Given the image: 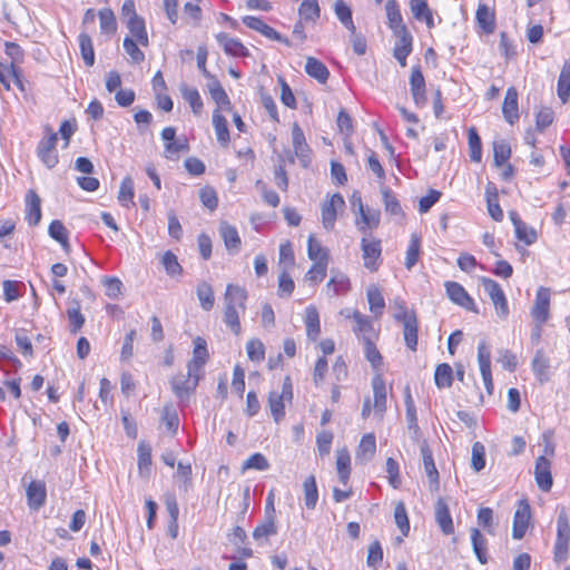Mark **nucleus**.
Here are the masks:
<instances>
[{"label": "nucleus", "instance_id": "obj_8", "mask_svg": "<svg viewBox=\"0 0 570 570\" xmlns=\"http://www.w3.org/2000/svg\"><path fill=\"white\" fill-rule=\"evenodd\" d=\"M531 521V507L527 499L518 502L517 510L513 515L512 538L521 540L530 525Z\"/></svg>", "mask_w": 570, "mask_h": 570}, {"label": "nucleus", "instance_id": "obj_47", "mask_svg": "<svg viewBox=\"0 0 570 570\" xmlns=\"http://www.w3.org/2000/svg\"><path fill=\"white\" fill-rule=\"evenodd\" d=\"M81 57L86 66L91 67L95 63V51L92 40L87 33H80L78 37Z\"/></svg>", "mask_w": 570, "mask_h": 570}, {"label": "nucleus", "instance_id": "obj_51", "mask_svg": "<svg viewBox=\"0 0 570 570\" xmlns=\"http://www.w3.org/2000/svg\"><path fill=\"white\" fill-rule=\"evenodd\" d=\"M100 30L106 35H114L117 31V21L111 9H101L98 12Z\"/></svg>", "mask_w": 570, "mask_h": 570}, {"label": "nucleus", "instance_id": "obj_15", "mask_svg": "<svg viewBox=\"0 0 570 570\" xmlns=\"http://www.w3.org/2000/svg\"><path fill=\"white\" fill-rule=\"evenodd\" d=\"M26 498L28 507L33 510H40L47 501L46 483L42 480H32L26 487Z\"/></svg>", "mask_w": 570, "mask_h": 570}, {"label": "nucleus", "instance_id": "obj_18", "mask_svg": "<svg viewBox=\"0 0 570 570\" xmlns=\"http://www.w3.org/2000/svg\"><path fill=\"white\" fill-rule=\"evenodd\" d=\"M421 454L423 459L424 471L429 478L430 489L432 491H438L440 487V475L435 466L432 451L425 442L421 446Z\"/></svg>", "mask_w": 570, "mask_h": 570}, {"label": "nucleus", "instance_id": "obj_63", "mask_svg": "<svg viewBox=\"0 0 570 570\" xmlns=\"http://www.w3.org/2000/svg\"><path fill=\"white\" fill-rule=\"evenodd\" d=\"M151 449L150 446L140 443L138 445V469L140 474H148L151 466Z\"/></svg>", "mask_w": 570, "mask_h": 570}, {"label": "nucleus", "instance_id": "obj_37", "mask_svg": "<svg viewBox=\"0 0 570 570\" xmlns=\"http://www.w3.org/2000/svg\"><path fill=\"white\" fill-rule=\"evenodd\" d=\"M127 28L129 29L131 36L139 42L141 46L148 45V35L145 27V21L139 16L130 17L127 21Z\"/></svg>", "mask_w": 570, "mask_h": 570}, {"label": "nucleus", "instance_id": "obj_23", "mask_svg": "<svg viewBox=\"0 0 570 570\" xmlns=\"http://www.w3.org/2000/svg\"><path fill=\"white\" fill-rule=\"evenodd\" d=\"M502 112L504 119L510 125H513L519 119L518 91L514 87H509L505 91V97L502 105Z\"/></svg>", "mask_w": 570, "mask_h": 570}, {"label": "nucleus", "instance_id": "obj_25", "mask_svg": "<svg viewBox=\"0 0 570 570\" xmlns=\"http://www.w3.org/2000/svg\"><path fill=\"white\" fill-rule=\"evenodd\" d=\"M351 461H352L351 454L346 448H343V449H340L336 451L335 466H336L338 480L343 485H347L350 478H351V472H352Z\"/></svg>", "mask_w": 570, "mask_h": 570}, {"label": "nucleus", "instance_id": "obj_29", "mask_svg": "<svg viewBox=\"0 0 570 570\" xmlns=\"http://www.w3.org/2000/svg\"><path fill=\"white\" fill-rule=\"evenodd\" d=\"M6 53L11 58V63L8 66V71L12 73L14 77V81L17 85H21V81L18 76L17 65L22 62L23 60V50L16 42H6Z\"/></svg>", "mask_w": 570, "mask_h": 570}, {"label": "nucleus", "instance_id": "obj_28", "mask_svg": "<svg viewBox=\"0 0 570 570\" xmlns=\"http://www.w3.org/2000/svg\"><path fill=\"white\" fill-rule=\"evenodd\" d=\"M305 326L307 337L316 341L321 333L320 314L315 306L309 305L305 308Z\"/></svg>", "mask_w": 570, "mask_h": 570}, {"label": "nucleus", "instance_id": "obj_54", "mask_svg": "<svg viewBox=\"0 0 570 570\" xmlns=\"http://www.w3.org/2000/svg\"><path fill=\"white\" fill-rule=\"evenodd\" d=\"M276 533L277 527L275 524L274 518L269 517L264 522L256 525V528L253 531V538L256 541H261Z\"/></svg>", "mask_w": 570, "mask_h": 570}, {"label": "nucleus", "instance_id": "obj_21", "mask_svg": "<svg viewBox=\"0 0 570 570\" xmlns=\"http://www.w3.org/2000/svg\"><path fill=\"white\" fill-rule=\"evenodd\" d=\"M216 40L223 47L225 53L228 56H234V57L248 56L247 48L238 39L233 38L225 32L218 33L216 36Z\"/></svg>", "mask_w": 570, "mask_h": 570}, {"label": "nucleus", "instance_id": "obj_46", "mask_svg": "<svg viewBox=\"0 0 570 570\" xmlns=\"http://www.w3.org/2000/svg\"><path fill=\"white\" fill-rule=\"evenodd\" d=\"M196 293L202 308L204 311H210L215 303L214 291L212 285H209L206 282H202L200 284H198Z\"/></svg>", "mask_w": 570, "mask_h": 570}, {"label": "nucleus", "instance_id": "obj_61", "mask_svg": "<svg viewBox=\"0 0 570 570\" xmlns=\"http://www.w3.org/2000/svg\"><path fill=\"white\" fill-rule=\"evenodd\" d=\"M269 469V462L268 460L266 459L265 455H263L262 453L257 452V453H254L252 454L244 463H243V466H242V470L243 471H246V470H257V471H265V470H268Z\"/></svg>", "mask_w": 570, "mask_h": 570}, {"label": "nucleus", "instance_id": "obj_14", "mask_svg": "<svg viewBox=\"0 0 570 570\" xmlns=\"http://www.w3.org/2000/svg\"><path fill=\"white\" fill-rule=\"evenodd\" d=\"M549 307L550 289L540 287L537 292L534 306L531 311L532 317L534 318L535 323H538L539 331L549 318Z\"/></svg>", "mask_w": 570, "mask_h": 570}, {"label": "nucleus", "instance_id": "obj_58", "mask_svg": "<svg viewBox=\"0 0 570 570\" xmlns=\"http://www.w3.org/2000/svg\"><path fill=\"white\" fill-rule=\"evenodd\" d=\"M298 13L302 19L315 21L320 17V7L317 0H303Z\"/></svg>", "mask_w": 570, "mask_h": 570}, {"label": "nucleus", "instance_id": "obj_3", "mask_svg": "<svg viewBox=\"0 0 570 570\" xmlns=\"http://www.w3.org/2000/svg\"><path fill=\"white\" fill-rule=\"evenodd\" d=\"M341 314L351 318L354 322L352 327L360 342L363 344V352L365 356H381L380 351L376 348L379 340V331L374 328L372 321L356 309L344 308Z\"/></svg>", "mask_w": 570, "mask_h": 570}, {"label": "nucleus", "instance_id": "obj_20", "mask_svg": "<svg viewBox=\"0 0 570 570\" xmlns=\"http://www.w3.org/2000/svg\"><path fill=\"white\" fill-rule=\"evenodd\" d=\"M435 521L445 535L454 533V524L450 509L443 498H439L435 503Z\"/></svg>", "mask_w": 570, "mask_h": 570}, {"label": "nucleus", "instance_id": "obj_24", "mask_svg": "<svg viewBox=\"0 0 570 570\" xmlns=\"http://www.w3.org/2000/svg\"><path fill=\"white\" fill-rule=\"evenodd\" d=\"M26 219L31 226H36L41 219V199L38 194L30 189L26 195Z\"/></svg>", "mask_w": 570, "mask_h": 570}, {"label": "nucleus", "instance_id": "obj_44", "mask_svg": "<svg viewBox=\"0 0 570 570\" xmlns=\"http://www.w3.org/2000/svg\"><path fill=\"white\" fill-rule=\"evenodd\" d=\"M48 233L51 238L62 246L63 250H69L68 230L60 220H52L49 225Z\"/></svg>", "mask_w": 570, "mask_h": 570}, {"label": "nucleus", "instance_id": "obj_40", "mask_svg": "<svg viewBox=\"0 0 570 570\" xmlns=\"http://www.w3.org/2000/svg\"><path fill=\"white\" fill-rule=\"evenodd\" d=\"M434 382L439 389H448L453 382V368L448 363H441L434 372Z\"/></svg>", "mask_w": 570, "mask_h": 570}, {"label": "nucleus", "instance_id": "obj_13", "mask_svg": "<svg viewBox=\"0 0 570 570\" xmlns=\"http://www.w3.org/2000/svg\"><path fill=\"white\" fill-rule=\"evenodd\" d=\"M292 142L295 156L298 158L303 167H308L311 164V148L306 142L305 135L297 122L292 127Z\"/></svg>", "mask_w": 570, "mask_h": 570}, {"label": "nucleus", "instance_id": "obj_11", "mask_svg": "<svg viewBox=\"0 0 570 570\" xmlns=\"http://www.w3.org/2000/svg\"><path fill=\"white\" fill-rule=\"evenodd\" d=\"M551 468V460L546 458V455L537 458L534 464V479L538 488L543 492H549L553 485Z\"/></svg>", "mask_w": 570, "mask_h": 570}, {"label": "nucleus", "instance_id": "obj_4", "mask_svg": "<svg viewBox=\"0 0 570 570\" xmlns=\"http://www.w3.org/2000/svg\"><path fill=\"white\" fill-rule=\"evenodd\" d=\"M205 358H190L187 363V373H179L171 380V387L179 400H186L196 390Z\"/></svg>", "mask_w": 570, "mask_h": 570}, {"label": "nucleus", "instance_id": "obj_31", "mask_svg": "<svg viewBox=\"0 0 570 570\" xmlns=\"http://www.w3.org/2000/svg\"><path fill=\"white\" fill-rule=\"evenodd\" d=\"M306 73L321 83H325L330 77L327 67L318 59L308 57L305 65Z\"/></svg>", "mask_w": 570, "mask_h": 570}, {"label": "nucleus", "instance_id": "obj_62", "mask_svg": "<svg viewBox=\"0 0 570 570\" xmlns=\"http://www.w3.org/2000/svg\"><path fill=\"white\" fill-rule=\"evenodd\" d=\"M383 203L385 207V212L391 215H401L402 208L401 205L394 195V193L387 187L382 188Z\"/></svg>", "mask_w": 570, "mask_h": 570}, {"label": "nucleus", "instance_id": "obj_42", "mask_svg": "<svg viewBox=\"0 0 570 570\" xmlns=\"http://www.w3.org/2000/svg\"><path fill=\"white\" fill-rule=\"evenodd\" d=\"M376 452V438L374 433H366L362 436L357 446L358 459H371Z\"/></svg>", "mask_w": 570, "mask_h": 570}, {"label": "nucleus", "instance_id": "obj_26", "mask_svg": "<svg viewBox=\"0 0 570 570\" xmlns=\"http://www.w3.org/2000/svg\"><path fill=\"white\" fill-rule=\"evenodd\" d=\"M471 543L473 552L481 564L488 563V541L478 528H472L471 531Z\"/></svg>", "mask_w": 570, "mask_h": 570}, {"label": "nucleus", "instance_id": "obj_41", "mask_svg": "<svg viewBox=\"0 0 570 570\" xmlns=\"http://www.w3.org/2000/svg\"><path fill=\"white\" fill-rule=\"evenodd\" d=\"M386 16L390 28L396 32H401V28H406L402 22V16L399 9V4L395 0H389L385 4Z\"/></svg>", "mask_w": 570, "mask_h": 570}, {"label": "nucleus", "instance_id": "obj_45", "mask_svg": "<svg viewBox=\"0 0 570 570\" xmlns=\"http://www.w3.org/2000/svg\"><path fill=\"white\" fill-rule=\"evenodd\" d=\"M287 401L278 395V392H271L268 395V405L272 416L278 423L285 416V403Z\"/></svg>", "mask_w": 570, "mask_h": 570}, {"label": "nucleus", "instance_id": "obj_9", "mask_svg": "<svg viewBox=\"0 0 570 570\" xmlns=\"http://www.w3.org/2000/svg\"><path fill=\"white\" fill-rule=\"evenodd\" d=\"M410 91L414 105L423 108L428 102L426 83L420 66H413L410 76Z\"/></svg>", "mask_w": 570, "mask_h": 570}, {"label": "nucleus", "instance_id": "obj_34", "mask_svg": "<svg viewBox=\"0 0 570 570\" xmlns=\"http://www.w3.org/2000/svg\"><path fill=\"white\" fill-rule=\"evenodd\" d=\"M366 296L370 311L375 315V317H381L385 307V301L379 286L374 284L370 285L366 291Z\"/></svg>", "mask_w": 570, "mask_h": 570}, {"label": "nucleus", "instance_id": "obj_7", "mask_svg": "<svg viewBox=\"0 0 570 570\" xmlns=\"http://www.w3.org/2000/svg\"><path fill=\"white\" fill-rule=\"evenodd\" d=\"M481 283L484 292L491 298L495 312L500 317H507L509 314V306L507 297L500 286V284L491 278L482 277Z\"/></svg>", "mask_w": 570, "mask_h": 570}, {"label": "nucleus", "instance_id": "obj_52", "mask_svg": "<svg viewBox=\"0 0 570 570\" xmlns=\"http://www.w3.org/2000/svg\"><path fill=\"white\" fill-rule=\"evenodd\" d=\"M395 35L397 37V41L393 50V56H409L412 51V36L409 33L406 28H401V32H396Z\"/></svg>", "mask_w": 570, "mask_h": 570}, {"label": "nucleus", "instance_id": "obj_1", "mask_svg": "<svg viewBox=\"0 0 570 570\" xmlns=\"http://www.w3.org/2000/svg\"><path fill=\"white\" fill-rule=\"evenodd\" d=\"M371 387L373 395L364 399L361 416L364 420L373 416L382 422L387 411V400L392 394L393 385L386 383L381 372H376L372 377Z\"/></svg>", "mask_w": 570, "mask_h": 570}, {"label": "nucleus", "instance_id": "obj_43", "mask_svg": "<svg viewBox=\"0 0 570 570\" xmlns=\"http://www.w3.org/2000/svg\"><path fill=\"white\" fill-rule=\"evenodd\" d=\"M334 11L341 23L350 30L352 33L355 31V24L352 19L351 8L343 1L336 0L334 4Z\"/></svg>", "mask_w": 570, "mask_h": 570}, {"label": "nucleus", "instance_id": "obj_55", "mask_svg": "<svg viewBox=\"0 0 570 570\" xmlns=\"http://www.w3.org/2000/svg\"><path fill=\"white\" fill-rule=\"evenodd\" d=\"M421 248V240L416 234L411 235L410 244L406 249L405 267L411 269L417 262Z\"/></svg>", "mask_w": 570, "mask_h": 570}, {"label": "nucleus", "instance_id": "obj_6", "mask_svg": "<svg viewBox=\"0 0 570 570\" xmlns=\"http://www.w3.org/2000/svg\"><path fill=\"white\" fill-rule=\"evenodd\" d=\"M361 250L364 267L370 272H376L381 264V240L364 236L361 239Z\"/></svg>", "mask_w": 570, "mask_h": 570}, {"label": "nucleus", "instance_id": "obj_16", "mask_svg": "<svg viewBox=\"0 0 570 570\" xmlns=\"http://www.w3.org/2000/svg\"><path fill=\"white\" fill-rule=\"evenodd\" d=\"M445 289L449 298L455 303L456 305L471 311L473 313H478V308L474 304L473 298L468 294L464 287L456 282H446Z\"/></svg>", "mask_w": 570, "mask_h": 570}, {"label": "nucleus", "instance_id": "obj_48", "mask_svg": "<svg viewBox=\"0 0 570 570\" xmlns=\"http://www.w3.org/2000/svg\"><path fill=\"white\" fill-rule=\"evenodd\" d=\"M394 521L400 529L403 537H407L410 533V520L404 502L399 501L394 508Z\"/></svg>", "mask_w": 570, "mask_h": 570}, {"label": "nucleus", "instance_id": "obj_19", "mask_svg": "<svg viewBox=\"0 0 570 570\" xmlns=\"http://www.w3.org/2000/svg\"><path fill=\"white\" fill-rule=\"evenodd\" d=\"M360 218H356L355 224L360 232L366 234L367 230L374 229L380 225L381 213L379 209L365 208L363 203H360Z\"/></svg>", "mask_w": 570, "mask_h": 570}, {"label": "nucleus", "instance_id": "obj_57", "mask_svg": "<svg viewBox=\"0 0 570 570\" xmlns=\"http://www.w3.org/2000/svg\"><path fill=\"white\" fill-rule=\"evenodd\" d=\"M471 466L475 472H480L485 466V448L479 441L474 442L472 445Z\"/></svg>", "mask_w": 570, "mask_h": 570}, {"label": "nucleus", "instance_id": "obj_49", "mask_svg": "<svg viewBox=\"0 0 570 570\" xmlns=\"http://www.w3.org/2000/svg\"><path fill=\"white\" fill-rule=\"evenodd\" d=\"M468 144L470 149V159L474 163L481 161L482 144L480 136L474 127L468 130Z\"/></svg>", "mask_w": 570, "mask_h": 570}, {"label": "nucleus", "instance_id": "obj_2", "mask_svg": "<svg viewBox=\"0 0 570 570\" xmlns=\"http://www.w3.org/2000/svg\"><path fill=\"white\" fill-rule=\"evenodd\" d=\"M247 297V291L244 287L235 284L226 286L223 321L236 335L240 333L239 315L245 313Z\"/></svg>", "mask_w": 570, "mask_h": 570}, {"label": "nucleus", "instance_id": "obj_17", "mask_svg": "<svg viewBox=\"0 0 570 570\" xmlns=\"http://www.w3.org/2000/svg\"><path fill=\"white\" fill-rule=\"evenodd\" d=\"M243 23L255 31H258L266 38L279 42H284L285 45H289V41L284 38L279 32H277L274 28L266 24L261 18L253 17V16H245L243 18Z\"/></svg>", "mask_w": 570, "mask_h": 570}, {"label": "nucleus", "instance_id": "obj_59", "mask_svg": "<svg viewBox=\"0 0 570 570\" xmlns=\"http://www.w3.org/2000/svg\"><path fill=\"white\" fill-rule=\"evenodd\" d=\"M328 261H318L307 271L305 279L314 284L322 282L327 273Z\"/></svg>", "mask_w": 570, "mask_h": 570}, {"label": "nucleus", "instance_id": "obj_33", "mask_svg": "<svg viewBox=\"0 0 570 570\" xmlns=\"http://www.w3.org/2000/svg\"><path fill=\"white\" fill-rule=\"evenodd\" d=\"M557 94L560 100L566 104L569 100L570 97V60H566L562 65L559 79H558V86H557Z\"/></svg>", "mask_w": 570, "mask_h": 570}, {"label": "nucleus", "instance_id": "obj_64", "mask_svg": "<svg viewBox=\"0 0 570 570\" xmlns=\"http://www.w3.org/2000/svg\"><path fill=\"white\" fill-rule=\"evenodd\" d=\"M161 264L169 276H176L183 273V267L178 263L177 256L170 250H167L163 255Z\"/></svg>", "mask_w": 570, "mask_h": 570}, {"label": "nucleus", "instance_id": "obj_22", "mask_svg": "<svg viewBox=\"0 0 570 570\" xmlns=\"http://www.w3.org/2000/svg\"><path fill=\"white\" fill-rule=\"evenodd\" d=\"M219 235L229 253L234 254L239 252L242 240L235 226L229 225L226 222H222L219 225Z\"/></svg>", "mask_w": 570, "mask_h": 570}, {"label": "nucleus", "instance_id": "obj_27", "mask_svg": "<svg viewBox=\"0 0 570 570\" xmlns=\"http://www.w3.org/2000/svg\"><path fill=\"white\" fill-rule=\"evenodd\" d=\"M485 198L490 216L495 222H501L503 219V212L499 205L498 189L493 183H488L485 187Z\"/></svg>", "mask_w": 570, "mask_h": 570}, {"label": "nucleus", "instance_id": "obj_56", "mask_svg": "<svg viewBox=\"0 0 570 570\" xmlns=\"http://www.w3.org/2000/svg\"><path fill=\"white\" fill-rule=\"evenodd\" d=\"M405 417L407 422V426L410 430H413L415 433L419 431V424H417V413H416V406L413 401V397L410 393V391L405 394Z\"/></svg>", "mask_w": 570, "mask_h": 570}, {"label": "nucleus", "instance_id": "obj_39", "mask_svg": "<svg viewBox=\"0 0 570 570\" xmlns=\"http://www.w3.org/2000/svg\"><path fill=\"white\" fill-rule=\"evenodd\" d=\"M213 125L218 142L223 146H226L229 142V131L227 127V120L219 112V109H216L213 112Z\"/></svg>", "mask_w": 570, "mask_h": 570}, {"label": "nucleus", "instance_id": "obj_50", "mask_svg": "<svg viewBox=\"0 0 570 570\" xmlns=\"http://www.w3.org/2000/svg\"><path fill=\"white\" fill-rule=\"evenodd\" d=\"M188 150L189 146L186 138H178L165 144V157L170 160H177L180 153H187Z\"/></svg>", "mask_w": 570, "mask_h": 570}, {"label": "nucleus", "instance_id": "obj_38", "mask_svg": "<svg viewBox=\"0 0 570 570\" xmlns=\"http://www.w3.org/2000/svg\"><path fill=\"white\" fill-rule=\"evenodd\" d=\"M326 289L331 296L346 293L350 289V279L343 273H333L332 277L326 284Z\"/></svg>", "mask_w": 570, "mask_h": 570}, {"label": "nucleus", "instance_id": "obj_35", "mask_svg": "<svg viewBox=\"0 0 570 570\" xmlns=\"http://www.w3.org/2000/svg\"><path fill=\"white\" fill-rule=\"evenodd\" d=\"M304 503L308 510H314L318 501V490L314 475H308L303 482Z\"/></svg>", "mask_w": 570, "mask_h": 570}, {"label": "nucleus", "instance_id": "obj_30", "mask_svg": "<svg viewBox=\"0 0 570 570\" xmlns=\"http://www.w3.org/2000/svg\"><path fill=\"white\" fill-rule=\"evenodd\" d=\"M475 19L482 30L490 35L495 29L494 12L484 3H480L476 9Z\"/></svg>", "mask_w": 570, "mask_h": 570}, {"label": "nucleus", "instance_id": "obj_32", "mask_svg": "<svg viewBox=\"0 0 570 570\" xmlns=\"http://www.w3.org/2000/svg\"><path fill=\"white\" fill-rule=\"evenodd\" d=\"M401 324L403 327L404 342L407 348L411 352H416L419 332V323L416 316L407 318L405 322H402Z\"/></svg>", "mask_w": 570, "mask_h": 570}, {"label": "nucleus", "instance_id": "obj_60", "mask_svg": "<svg viewBox=\"0 0 570 570\" xmlns=\"http://www.w3.org/2000/svg\"><path fill=\"white\" fill-rule=\"evenodd\" d=\"M307 255L309 259L314 262L318 261H328L327 249L324 248L318 240H316L313 236H309L307 242Z\"/></svg>", "mask_w": 570, "mask_h": 570}, {"label": "nucleus", "instance_id": "obj_12", "mask_svg": "<svg viewBox=\"0 0 570 570\" xmlns=\"http://www.w3.org/2000/svg\"><path fill=\"white\" fill-rule=\"evenodd\" d=\"M57 134H50L42 138L37 147V154L43 165L51 169L58 164V154L56 150Z\"/></svg>", "mask_w": 570, "mask_h": 570}, {"label": "nucleus", "instance_id": "obj_5", "mask_svg": "<svg viewBox=\"0 0 570 570\" xmlns=\"http://www.w3.org/2000/svg\"><path fill=\"white\" fill-rule=\"evenodd\" d=\"M570 543V524L566 512H561L557 519V537L553 547L554 561L562 562L568 558Z\"/></svg>", "mask_w": 570, "mask_h": 570}, {"label": "nucleus", "instance_id": "obj_10", "mask_svg": "<svg viewBox=\"0 0 570 570\" xmlns=\"http://www.w3.org/2000/svg\"><path fill=\"white\" fill-rule=\"evenodd\" d=\"M345 207L344 198L341 194L332 195L322 205V224L325 229L332 230L335 226L337 213Z\"/></svg>", "mask_w": 570, "mask_h": 570}, {"label": "nucleus", "instance_id": "obj_53", "mask_svg": "<svg viewBox=\"0 0 570 570\" xmlns=\"http://www.w3.org/2000/svg\"><path fill=\"white\" fill-rule=\"evenodd\" d=\"M511 156V148L508 141L497 140L493 142V158L494 165L501 167L504 165Z\"/></svg>", "mask_w": 570, "mask_h": 570}, {"label": "nucleus", "instance_id": "obj_36", "mask_svg": "<svg viewBox=\"0 0 570 570\" xmlns=\"http://www.w3.org/2000/svg\"><path fill=\"white\" fill-rule=\"evenodd\" d=\"M180 92L184 100L188 102V105L190 106L193 112L196 116L200 115L203 111L204 104L199 95V91L194 87H189L183 83L180 86Z\"/></svg>", "mask_w": 570, "mask_h": 570}]
</instances>
